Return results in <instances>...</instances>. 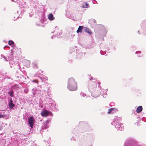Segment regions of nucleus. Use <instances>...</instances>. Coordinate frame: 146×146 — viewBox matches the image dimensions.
Segmentation results:
<instances>
[{"label": "nucleus", "mask_w": 146, "mask_h": 146, "mask_svg": "<svg viewBox=\"0 0 146 146\" xmlns=\"http://www.w3.org/2000/svg\"><path fill=\"white\" fill-rule=\"evenodd\" d=\"M97 37L98 38H97V39L98 40V41L99 42H100V39H101V40H104L103 37Z\"/></svg>", "instance_id": "31"}, {"label": "nucleus", "mask_w": 146, "mask_h": 146, "mask_svg": "<svg viewBox=\"0 0 146 146\" xmlns=\"http://www.w3.org/2000/svg\"><path fill=\"white\" fill-rule=\"evenodd\" d=\"M75 49L73 47H71L70 48L69 53L70 54H72L73 53V54H75L76 52H75Z\"/></svg>", "instance_id": "21"}, {"label": "nucleus", "mask_w": 146, "mask_h": 146, "mask_svg": "<svg viewBox=\"0 0 146 146\" xmlns=\"http://www.w3.org/2000/svg\"><path fill=\"white\" fill-rule=\"evenodd\" d=\"M100 90H101V92L100 91V92H99L95 96H94L93 94H92V96L94 98H96V97L100 95L101 93V94L103 96V97L104 98H106L107 96L106 92H107V90H104L103 89H101V88H100Z\"/></svg>", "instance_id": "6"}, {"label": "nucleus", "mask_w": 146, "mask_h": 146, "mask_svg": "<svg viewBox=\"0 0 146 146\" xmlns=\"http://www.w3.org/2000/svg\"><path fill=\"white\" fill-rule=\"evenodd\" d=\"M10 67H12V66H11Z\"/></svg>", "instance_id": "56"}, {"label": "nucleus", "mask_w": 146, "mask_h": 146, "mask_svg": "<svg viewBox=\"0 0 146 146\" xmlns=\"http://www.w3.org/2000/svg\"><path fill=\"white\" fill-rule=\"evenodd\" d=\"M100 84H101V83L100 82H98V87H99V88H101V89H102L101 88H100Z\"/></svg>", "instance_id": "40"}, {"label": "nucleus", "mask_w": 146, "mask_h": 146, "mask_svg": "<svg viewBox=\"0 0 146 146\" xmlns=\"http://www.w3.org/2000/svg\"><path fill=\"white\" fill-rule=\"evenodd\" d=\"M80 95L81 96L85 97L86 95V94L84 93H81L80 94Z\"/></svg>", "instance_id": "36"}, {"label": "nucleus", "mask_w": 146, "mask_h": 146, "mask_svg": "<svg viewBox=\"0 0 146 146\" xmlns=\"http://www.w3.org/2000/svg\"><path fill=\"white\" fill-rule=\"evenodd\" d=\"M19 11H16V13H15V17H14V19H13L14 20H15L17 18L19 17Z\"/></svg>", "instance_id": "24"}, {"label": "nucleus", "mask_w": 146, "mask_h": 146, "mask_svg": "<svg viewBox=\"0 0 146 146\" xmlns=\"http://www.w3.org/2000/svg\"><path fill=\"white\" fill-rule=\"evenodd\" d=\"M137 57H141V54H140V55L138 54V55H137Z\"/></svg>", "instance_id": "47"}, {"label": "nucleus", "mask_w": 146, "mask_h": 146, "mask_svg": "<svg viewBox=\"0 0 146 146\" xmlns=\"http://www.w3.org/2000/svg\"><path fill=\"white\" fill-rule=\"evenodd\" d=\"M49 104H51H51H52V101H51V100H50V101H49ZM51 106H52V105H51Z\"/></svg>", "instance_id": "45"}, {"label": "nucleus", "mask_w": 146, "mask_h": 146, "mask_svg": "<svg viewBox=\"0 0 146 146\" xmlns=\"http://www.w3.org/2000/svg\"><path fill=\"white\" fill-rule=\"evenodd\" d=\"M93 46H92V45H90V46H87L86 47V49H90V48H92L93 47Z\"/></svg>", "instance_id": "29"}, {"label": "nucleus", "mask_w": 146, "mask_h": 146, "mask_svg": "<svg viewBox=\"0 0 146 146\" xmlns=\"http://www.w3.org/2000/svg\"><path fill=\"white\" fill-rule=\"evenodd\" d=\"M33 15V13H29V17H32Z\"/></svg>", "instance_id": "41"}, {"label": "nucleus", "mask_w": 146, "mask_h": 146, "mask_svg": "<svg viewBox=\"0 0 146 146\" xmlns=\"http://www.w3.org/2000/svg\"><path fill=\"white\" fill-rule=\"evenodd\" d=\"M124 146H143V145L141 144H139L134 139L129 138L126 140L124 144Z\"/></svg>", "instance_id": "3"}, {"label": "nucleus", "mask_w": 146, "mask_h": 146, "mask_svg": "<svg viewBox=\"0 0 146 146\" xmlns=\"http://www.w3.org/2000/svg\"><path fill=\"white\" fill-rule=\"evenodd\" d=\"M100 53L101 54V55H104L106 53V52L105 51L103 52L102 50H101L100 51Z\"/></svg>", "instance_id": "30"}, {"label": "nucleus", "mask_w": 146, "mask_h": 146, "mask_svg": "<svg viewBox=\"0 0 146 146\" xmlns=\"http://www.w3.org/2000/svg\"><path fill=\"white\" fill-rule=\"evenodd\" d=\"M97 82L95 81L93 82H90V84H89L88 85V87L89 90L91 89L94 88H95L97 86Z\"/></svg>", "instance_id": "11"}, {"label": "nucleus", "mask_w": 146, "mask_h": 146, "mask_svg": "<svg viewBox=\"0 0 146 146\" xmlns=\"http://www.w3.org/2000/svg\"><path fill=\"white\" fill-rule=\"evenodd\" d=\"M41 115L44 117H46L50 115V116H52L53 114L50 111H48L46 110H42L41 113Z\"/></svg>", "instance_id": "8"}, {"label": "nucleus", "mask_w": 146, "mask_h": 146, "mask_svg": "<svg viewBox=\"0 0 146 146\" xmlns=\"http://www.w3.org/2000/svg\"><path fill=\"white\" fill-rule=\"evenodd\" d=\"M31 92L34 95L33 96H34L36 94H41L40 91V89L39 88H38V90L36 88H34L32 89Z\"/></svg>", "instance_id": "12"}, {"label": "nucleus", "mask_w": 146, "mask_h": 146, "mask_svg": "<svg viewBox=\"0 0 146 146\" xmlns=\"http://www.w3.org/2000/svg\"><path fill=\"white\" fill-rule=\"evenodd\" d=\"M42 73V71L40 70H39L38 72L36 73L35 75V76H39L40 74Z\"/></svg>", "instance_id": "27"}, {"label": "nucleus", "mask_w": 146, "mask_h": 146, "mask_svg": "<svg viewBox=\"0 0 146 146\" xmlns=\"http://www.w3.org/2000/svg\"><path fill=\"white\" fill-rule=\"evenodd\" d=\"M85 4L86 8H88L89 7V4L88 3H85Z\"/></svg>", "instance_id": "35"}, {"label": "nucleus", "mask_w": 146, "mask_h": 146, "mask_svg": "<svg viewBox=\"0 0 146 146\" xmlns=\"http://www.w3.org/2000/svg\"><path fill=\"white\" fill-rule=\"evenodd\" d=\"M40 79L41 80L42 82H44L46 80H48V78L47 77H40Z\"/></svg>", "instance_id": "26"}, {"label": "nucleus", "mask_w": 146, "mask_h": 146, "mask_svg": "<svg viewBox=\"0 0 146 146\" xmlns=\"http://www.w3.org/2000/svg\"><path fill=\"white\" fill-rule=\"evenodd\" d=\"M84 27L83 26H80L76 31L77 33H81L82 32V30H84Z\"/></svg>", "instance_id": "23"}, {"label": "nucleus", "mask_w": 146, "mask_h": 146, "mask_svg": "<svg viewBox=\"0 0 146 146\" xmlns=\"http://www.w3.org/2000/svg\"><path fill=\"white\" fill-rule=\"evenodd\" d=\"M84 31L85 32L88 33L90 35H92V32L88 28L86 27H84Z\"/></svg>", "instance_id": "16"}, {"label": "nucleus", "mask_w": 146, "mask_h": 146, "mask_svg": "<svg viewBox=\"0 0 146 146\" xmlns=\"http://www.w3.org/2000/svg\"><path fill=\"white\" fill-rule=\"evenodd\" d=\"M71 140H75V139L74 137H72L71 138Z\"/></svg>", "instance_id": "46"}, {"label": "nucleus", "mask_w": 146, "mask_h": 146, "mask_svg": "<svg viewBox=\"0 0 146 146\" xmlns=\"http://www.w3.org/2000/svg\"><path fill=\"white\" fill-rule=\"evenodd\" d=\"M89 78L90 81H91V80H95V78L93 79V77H89Z\"/></svg>", "instance_id": "39"}, {"label": "nucleus", "mask_w": 146, "mask_h": 146, "mask_svg": "<svg viewBox=\"0 0 146 146\" xmlns=\"http://www.w3.org/2000/svg\"><path fill=\"white\" fill-rule=\"evenodd\" d=\"M8 94L11 97H14V92L13 90H11L8 92Z\"/></svg>", "instance_id": "25"}, {"label": "nucleus", "mask_w": 146, "mask_h": 146, "mask_svg": "<svg viewBox=\"0 0 146 146\" xmlns=\"http://www.w3.org/2000/svg\"><path fill=\"white\" fill-rule=\"evenodd\" d=\"M79 39H80V38H78V43H79V41H78V40H79Z\"/></svg>", "instance_id": "49"}, {"label": "nucleus", "mask_w": 146, "mask_h": 146, "mask_svg": "<svg viewBox=\"0 0 146 146\" xmlns=\"http://www.w3.org/2000/svg\"><path fill=\"white\" fill-rule=\"evenodd\" d=\"M93 1H96L95 0H93ZM93 3H94H94H94V2H93Z\"/></svg>", "instance_id": "52"}, {"label": "nucleus", "mask_w": 146, "mask_h": 146, "mask_svg": "<svg viewBox=\"0 0 146 146\" xmlns=\"http://www.w3.org/2000/svg\"><path fill=\"white\" fill-rule=\"evenodd\" d=\"M29 90L28 89H26L24 90V92L27 93L28 92Z\"/></svg>", "instance_id": "37"}, {"label": "nucleus", "mask_w": 146, "mask_h": 146, "mask_svg": "<svg viewBox=\"0 0 146 146\" xmlns=\"http://www.w3.org/2000/svg\"><path fill=\"white\" fill-rule=\"evenodd\" d=\"M36 24L38 26H40L41 25L40 24H38L37 23H36Z\"/></svg>", "instance_id": "48"}, {"label": "nucleus", "mask_w": 146, "mask_h": 146, "mask_svg": "<svg viewBox=\"0 0 146 146\" xmlns=\"http://www.w3.org/2000/svg\"><path fill=\"white\" fill-rule=\"evenodd\" d=\"M32 82H35L36 83H38V81L37 80H33L32 81Z\"/></svg>", "instance_id": "34"}, {"label": "nucleus", "mask_w": 146, "mask_h": 146, "mask_svg": "<svg viewBox=\"0 0 146 146\" xmlns=\"http://www.w3.org/2000/svg\"><path fill=\"white\" fill-rule=\"evenodd\" d=\"M51 38L52 39H53V37H51Z\"/></svg>", "instance_id": "51"}, {"label": "nucleus", "mask_w": 146, "mask_h": 146, "mask_svg": "<svg viewBox=\"0 0 146 146\" xmlns=\"http://www.w3.org/2000/svg\"><path fill=\"white\" fill-rule=\"evenodd\" d=\"M81 7L83 8H86L85 3H82L81 5Z\"/></svg>", "instance_id": "33"}, {"label": "nucleus", "mask_w": 146, "mask_h": 146, "mask_svg": "<svg viewBox=\"0 0 146 146\" xmlns=\"http://www.w3.org/2000/svg\"><path fill=\"white\" fill-rule=\"evenodd\" d=\"M99 27L101 29L100 33L103 36H106V35L108 31V29L107 27L103 25H100Z\"/></svg>", "instance_id": "4"}, {"label": "nucleus", "mask_w": 146, "mask_h": 146, "mask_svg": "<svg viewBox=\"0 0 146 146\" xmlns=\"http://www.w3.org/2000/svg\"><path fill=\"white\" fill-rule=\"evenodd\" d=\"M48 145V146H50V145H49V143H48V145Z\"/></svg>", "instance_id": "50"}, {"label": "nucleus", "mask_w": 146, "mask_h": 146, "mask_svg": "<svg viewBox=\"0 0 146 146\" xmlns=\"http://www.w3.org/2000/svg\"><path fill=\"white\" fill-rule=\"evenodd\" d=\"M5 117V115L4 114L2 115L1 113H0V119L1 118H4Z\"/></svg>", "instance_id": "32"}, {"label": "nucleus", "mask_w": 146, "mask_h": 146, "mask_svg": "<svg viewBox=\"0 0 146 146\" xmlns=\"http://www.w3.org/2000/svg\"><path fill=\"white\" fill-rule=\"evenodd\" d=\"M83 48H82L76 50L75 54H76V58L80 59L85 55V53L83 52Z\"/></svg>", "instance_id": "5"}, {"label": "nucleus", "mask_w": 146, "mask_h": 146, "mask_svg": "<svg viewBox=\"0 0 146 146\" xmlns=\"http://www.w3.org/2000/svg\"><path fill=\"white\" fill-rule=\"evenodd\" d=\"M28 122L29 125L31 127V128H33L35 123V120L33 116H30L29 117Z\"/></svg>", "instance_id": "10"}, {"label": "nucleus", "mask_w": 146, "mask_h": 146, "mask_svg": "<svg viewBox=\"0 0 146 146\" xmlns=\"http://www.w3.org/2000/svg\"><path fill=\"white\" fill-rule=\"evenodd\" d=\"M14 42L12 40H9V41L8 44L9 45H13L11 46L13 48V49L11 50L12 52L13 51V50L15 48V46L14 44Z\"/></svg>", "instance_id": "17"}, {"label": "nucleus", "mask_w": 146, "mask_h": 146, "mask_svg": "<svg viewBox=\"0 0 146 146\" xmlns=\"http://www.w3.org/2000/svg\"><path fill=\"white\" fill-rule=\"evenodd\" d=\"M89 22L91 23H96V21L94 19H92L89 21Z\"/></svg>", "instance_id": "28"}, {"label": "nucleus", "mask_w": 146, "mask_h": 146, "mask_svg": "<svg viewBox=\"0 0 146 146\" xmlns=\"http://www.w3.org/2000/svg\"><path fill=\"white\" fill-rule=\"evenodd\" d=\"M82 122H79V124H80L81 123H82Z\"/></svg>", "instance_id": "54"}, {"label": "nucleus", "mask_w": 146, "mask_h": 146, "mask_svg": "<svg viewBox=\"0 0 146 146\" xmlns=\"http://www.w3.org/2000/svg\"><path fill=\"white\" fill-rule=\"evenodd\" d=\"M1 57H3V58H4V59H5V60H6V61H7V60H6V59L5 57V56L3 55V54H1Z\"/></svg>", "instance_id": "38"}, {"label": "nucleus", "mask_w": 146, "mask_h": 146, "mask_svg": "<svg viewBox=\"0 0 146 146\" xmlns=\"http://www.w3.org/2000/svg\"><path fill=\"white\" fill-rule=\"evenodd\" d=\"M40 92H44V93L46 94L48 92L49 90V89L48 86L46 85H42L40 87Z\"/></svg>", "instance_id": "7"}, {"label": "nucleus", "mask_w": 146, "mask_h": 146, "mask_svg": "<svg viewBox=\"0 0 146 146\" xmlns=\"http://www.w3.org/2000/svg\"><path fill=\"white\" fill-rule=\"evenodd\" d=\"M67 88L70 91L77 90V84L73 78L71 77L68 79Z\"/></svg>", "instance_id": "1"}, {"label": "nucleus", "mask_w": 146, "mask_h": 146, "mask_svg": "<svg viewBox=\"0 0 146 146\" xmlns=\"http://www.w3.org/2000/svg\"><path fill=\"white\" fill-rule=\"evenodd\" d=\"M8 47H9V46H4L3 47V48L4 49H5V48H8Z\"/></svg>", "instance_id": "44"}, {"label": "nucleus", "mask_w": 146, "mask_h": 146, "mask_svg": "<svg viewBox=\"0 0 146 146\" xmlns=\"http://www.w3.org/2000/svg\"><path fill=\"white\" fill-rule=\"evenodd\" d=\"M1 128L0 127V130H1Z\"/></svg>", "instance_id": "55"}, {"label": "nucleus", "mask_w": 146, "mask_h": 146, "mask_svg": "<svg viewBox=\"0 0 146 146\" xmlns=\"http://www.w3.org/2000/svg\"><path fill=\"white\" fill-rule=\"evenodd\" d=\"M9 106L11 109H12L15 106V104L13 103V101L12 98H11L10 99V101L9 103Z\"/></svg>", "instance_id": "14"}, {"label": "nucleus", "mask_w": 146, "mask_h": 146, "mask_svg": "<svg viewBox=\"0 0 146 146\" xmlns=\"http://www.w3.org/2000/svg\"><path fill=\"white\" fill-rule=\"evenodd\" d=\"M51 119H48L46 120V121L44 123L43 125L42 126L41 129L40 131L41 132L43 131L44 130L46 129L48 127V124L49 122L50 121Z\"/></svg>", "instance_id": "9"}, {"label": "nucleus", "mask_w": 146, "mask_h": 146, "mask_svg": "<svg viewBox=\"0 0 146 146\" xmlns=\"http://www.w3.org/2000/svg\"><path fill=\"white\" fill-rule=\"evenodd\" d=\"M38 62L37 60H34L32 63V66L34 69L38 68Z\"/></svg>", "instance_id": "13"}, {"label": "nucleus", "mask_w": 146, "mask_h": 146, "mask_svg": "<svg viewBox=\"0 0 146 146\" xmlns=\"http://www.w3.org/2000/svg\"><path fill=\"white\" fill-rule=\"evenodd\" d=\"M143 110L142 106H139L137 108L136 111L137 113H140Z\"/></svg>", "instance_id": "22"}, {"label": "nucleus", "mask_w": 146, "mask_h": 146, "mask_svg": "<svg viewBox=\"0 0 146 146\" xmlns=\"http://www.w3.org/2000/svg\"><path fill=\"white\" fill-rule=\"evenodd\" d=\"M55 33V34H56L55 35V36H61L62 34V31L61 30H59L57 32L55 31L54 32H52V33Z\"/></svg>", "instance_id": "15"}, {"label": "nucleus", "mask_w": 146, "mask_h": 146, "mask_svg": "<svg viewBox=\"0 0 146 146\" xmlns=\"http://www.w3.org/2000/svg\"><path fill=\"white\" fill-rule=\"evenodd\" d=\"M142 25H146V20H144L143 21L142 23ZM143 35L146 36V28L145 30H143Z\"/></svg>", "instance_id": "19"}, {"label": "nucleus", "mask_w": 146, "mask_h": 146, "mask_svg": "<svg viewBox=\"0 0 146 146\" xmlns=\"http://www.w3.org/2000/svg\"><path fill=\"white\" fill-rule=\"evenodd\" d=\"M48 19L49 20L52 21L55 19V18L52 13H50L48 15Z\"/></svg>", "instance_id": "20"}, {"label": "nucleus", "mask_w": 146, "mask_h": 146, "mask_svg": "<svg viewBox=\"0 0 146 146\" xmlns=\"http://www.w3.org/2000/svg\"><path fill=\"white\" fill-rule=\"evenodd\" d=\"M141 53V52L140 51H136V52H135V54H140Z\"/></svg>", "instance_id": "43"}, {"label": "nucleus", "mask_w": 146, "mask_h": 146, "mask_svg": "<svg viewBox=\"0 0 146 146\" xmlns=\"http://www.w3.org/2000/svg\"><path fill=\"white\" fill-rule=\"evenodd\" d=\"M121 120V117L115 116L111 124L114 125L116 129L121 131L123 130V127L122 126L123 124L119 122Z\"/></svg>", "instance_id": "2"}, {"label": "nucleus", "mask_w": 146, "mask_h": 146, "mask_svg": "<svg viewBox=\"0 0 146 146\" xmlns=\"http://www.w3.org/2000/svg\"><path fill=\"white\" fill-rule=\"evenodd\" d=\"M13 87L14 88H15V87L16 88H18V86L17 85V84H15L14 86H13Z\"/></svg>", "instance_id": "42"}, {"label": "nucleus", "mask_w": 146, "mask_h": 146, "mask_svg": "<svg viewBox=\"0 0 146 146\" xmlns=\"http://www.w3.org/2000/svg\"><path fill=\"white\" fill-rule=\"evenodd\" d=\"M138 33H139V34H140V33H139V31H138Z\"/></svg>", "instance_id": "53"}, {"label": "nucleus", "mask_w": 146, "mask_h": 146, "mask_svg": "<svg viewBox=\"0 0 146 146\" xmlns=\"http://www.w3.org/2000/svg\"><path fill=\"white\" fill-rule=\"evenodd\" d=\"M116 109L115 108H111L109 109L108 113L110 114L114 113L116 111Z\"/></svg>", "instance_id": "18"}]
</instances>
